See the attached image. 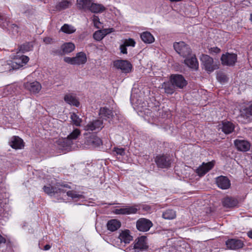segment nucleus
<instances>
[{"label": "nucleus", "mask_w": 252, "mask_h": 252, "mask_svg": "<svg viewBox=\"0 0 252 252\" xmlns=\"http://www.w3.org/2000/svg\"><path fill=\"white\" fill-rule=\"evenodd\" d=\"M174 48L181 56L185 58L184 63L190 68L197 70L198 68V63L195 55L192 54L189 46L184 42H175Z\"/></svg>", "instance_id": "1"}, {"label": "nucleus", "mask_w": 252, "mask_h": 252, "mask_svg": "<svg viewBox=\"0 0 252 252\" xmlns=\"http://www.w3.org/2000/svg\"><path fill=\"white\" fill-rule=\"evenodd\" d=\"M80 134V130L78 128H75L67 137L59 139L58 141L59 144L67 149L72 144V140L76 139Z\"/></svg>", "instance_id": "2"}, {"label": "nucleus", "mask_w": 252, "mask_h": 252, "mask_svg": "<svg viewBox=\"0 0 252 252\" xmlns=\"http://www.w3.org/2000/svg\"><path fill=\"white\" fill-rule=\"evenodd\" d=\"M64 188L70 189V187L67 184H57L55 186L50 185L44 186L43 189L45 192L49 195L52 196L56 193H64L66 190Z\"/></svg>", "instance_id": "3"}, {"label": "nucleus", "mask_w": 252, "mask_h": 252, "mask_svg": "<svg viewBox=\"0 0 252 252\" xmlns=\"http://www.w3.org/2000/svg\"><path fill=\"white\" fill-rule=\"evenodd\" d=\"M200 60L205 69L208 72H212L219 68V66L214 63L213 58L207 55L202 54Z\"/></svg>", "instance_id": "4"}, {"label": "nucleus", "mask_w": 252, "mask_h": 252, "mask_svg": "<svg viewBox=\"0 0 252 252\" xmlns=\"http://www.w3.org/2000/svg\"><path fill=\"white\" fill-rule=\"evenodd\" d=\"M169 79L176 89H183L188 84L184 76L180 74H172Z\"/></svg>", "instance_id": "5"}, {"label": "nucleus", "mask_w": 252, "mask_h": 252, "mask_svg": "<svg viewBox=\"0 0 252 252\" xmlns=\"http://www.w3.org/2000/svg\"><path fill=\"white\" fill-rule=\"evenodd\" d=\"M155 161L158 167L161 168H168L171 164L170 157L164 155L157 156L155 158Z\"/></svg>", "instance_id": "6"}, {"label": "nucleus", "mask_w": 252, "mask_h": 252, "mask_svg": "<svg viewBox=\"0 0 252 252\" xmlns=\"http://www.w3.org/2000/svg\"><path fill=\"white\" fill-rule=\"evenodd\" d=\"M114 66L121 69L122 72L128 73L131 71L132 65L126 60H117L114 62Z\"/></svg>", "instance_id": "7"}, {"label": "nucleus", "mask_w": 252, "mask_h": 252, "mask_svg": "<svg viewBox=\"0 0 252 252\" xmlns=\"http://www.w3.org/2000/svg\"><path fill=\"white\" fill-rule=\"evenodd\" d=\"M85 144L89 148H94L102 144L101 140L94 133H92L85 138Z\"/></svg>", "instance_id": "8"}, {"label": "nucleus", "mask_w": 252, "mask_h": 252, "mask_svg": "<svg viewBox=\"0 0 252 252\" xmlns=\"http://www.w3.org/2000/svg\"><path fill=\"white\" fill-rule=\"evenodd\" d=\"M237 56L234 53H226L223 54L221 57L222 64L227 66L234 65L237 61Z\"/></svg>", "instance_id": "9"}, {"label": "nucleus", "mask_w": 252, "mask_h": 252, "mask_svg": "<svg viewBox=\"0 0 252 252\" xmlns=\"http://www.w3.org/2000/svg\"><path fill=\"white\" fill-rule=\"evenodd\" d=\"M152 226V221L145 218H140L136 221V228L140 231H147Z\"/></svg>", "instance_id": "10"}, {"label": "nucleus", "mask_w": 252, "mask_h": 252, "mask_svg": "<svg viewBox=\"0 0 252 252\" xmlns=\"http://www.w3.org/2000/svg\"><path fill=\"white\" fill-rule=\"evenodd\" d=\"M75 49V45L72 42H67L61 46V50H53L52 53L54 55H62L68 54L72 52Z\"/></svg>", "instance_id": "11"}, {"label": "nucleus", "mask_w": 252, "mask_h": 252, "mask_svg": "<svg viewBox=\"0 0 252 252\" xmlns=\"http://www.w3.org/2000/svg\"><path fill=\"white\" fill-rule=\"evenodd\" d=\"M216 183L219 188L222 189L229 188L230 181L226 176H220L216 178Z\"/></svg>", "instance_id": "12"}, {"label": "nucleus", "mask_w": 252, "mask_h": 252, "mask_svg": "<svg viewBox=\"0 0 252 252\" xmlns=\"http://www.w3.org/2000/svg\"><path fill=\"white\" fill-rule=\"evenodd\" d=\"M225 244L228 249L233 250L241 249L244 246L241 240L236 239H228L226 241Z\"/></svg>", "instance_id": "13"}, {"label": "nucleus", "mask_w": 252, "mask_h": 252, "mask_svg": "<svg viewBox=\"0 0 252 252\" xmlns=\"http://www.w3.org/2000/svg\"><path fill=\"white\" fill-rule=\"evenodd\" d=\"M214 166L213 161L207 163L203 162L201 165L196 169V172L200 176L204 175L207 172L210 170Z\"/></svg>", "instance_id": "14"}, {"label": "nucleus", "mask_w": 252, "mask_h": 252, "mask_svg": "<svg viewBox=\"0 0 252 252\" xmlns=\"http://www.w3.org/2000/svg\"><path fill=\"white\" fill-rule=\"evenodd\" d=\"M138 209L135 206H126L125 208L116 209L114 213L118 215H130L136 214Z\"/></svg>", "instance_id": "15"}, {"label": "nucleus", "mask_w": 252, "mask_h": 252, "mask_svg": "<svg viewBox=\"0 0 252 252\" xmlns=\"http://www.w3.org/2000/svg\"><path fill=\"white\" fill-rule=\"evenodd\" d=\"M146 241L147 237L145 236H142L138 238L135 241L134 245V249L139 250H146L148 247Z\"/></svg>", "instance_id": "16"}, {"label": "nucleus", "mask_w": 252, "mask_h": 252, "mask_svg": "<svg viewBox=\"0 0 252 252\" xmlns=\"http://www.w3.org/2000/svg\"><path fill=\"white\" fill-rule=\"evenodd\" d=\"M10 146L15 149H21L24 147V143L23 140L18 136H12L9 142Z\"/></svg>", "instance_id": "17"}, {"label": "nucleus", "mask_w": 252, "mask_h": 252, "mask_svg": "<svg viewBox=\"0 0 252 252\" xmlns=\"http://www.w3.org/2000/svg\"><path fill=\"white\" fill-rule=\"evenodd\" d=\"M102 121L100 120H95L92 122H90L86 126H85L84 129L86 131H93L96 129L102 128Z\"/></svg>", "instance_id": "18"}, {"label": "nucleus", "mask_w": 252, "mask_h": 252, "mask_svg": "<svg viewBox=\"0 0 252 252\" xmlns=\"http://www.w3.org/2000/svg\"><path fill=\"white\" fill-rule=\"evenodd\" d=\"M99 114L101 118L105 120H112L114 117L113 110L106 107L100 108Z\"/></svg>", "instance_id": "19"}, {"label": "nucleus", "mask_w": 252, "mask_h": 252, "mask_svg": "<svg viewBox=\"0 0 252 252\" xmlns=\"http://www.w3.org/2000/svg\"><path fill=\"white\" fill-rule=\"evenodd\" d=\"M24 87L32 93H38L41 88V85L37 81L27 82L24 84Z\"/></svg>", "instance_id": "20"}, {"label": "nucleus", "mask_w": 252, "mask_h": 252, "mask_svg": "<svg viewBox=\"0 0 252 252\" xmlns=\"http://www.w3.org/2000/svg\"><path fill=\"white\" fill-rule=\"evenodd\" d=\"M235 145L238 150L244 152L249 151L251 147L250 143L245 140H236Z\"/></svg>", "instance_id": "21"}, {"label": "nucleus", "mask_w": 252, "mask_h": 252, "mask_svg": "<svg viewBox=\"0 0 252 252\" xmlns=\"http://www.w3.org/2000/svg\"><path fill=\"white\" fill-rule=\"evenodd\" d=\"M29 61V58L26 56H22L16 62L12 63L11 67L13 69H16L23 66L24 64L27 63Z\"/></svg>", "instance_id": "22"}, {"label": "nucleus", "mask_w": 252, "mask_h": 252, "mask_svg": "<svg viewBox=\"0 0 252 252\" xmlns=\"http://www.w3.org/2000/svg\"><path fill=\"white\" fill-rule=\"evenodd\" d=\"M220 126V128L226 134L231 133L234 129V125L228 121L222 122L221 125Z\"/></svg>", "instance_id": "23"}, {"label": "nucleus", "mask_w": 252, "mask_h": 252, "mask_svg": "<svg viewBox=\"0 0 252 252\" xmlns=\"http://www.w3.org/2000/svg\"><path fill=\"white\" fill-rule=\"evenodd\" d=\"M94 0H77V6L80 9L89 10Z\"/></svg>", "instance_id": "24"}, {"label": "nucleus", "mask_w": 252, "mask_h": 252, "mask_svg": "<svg viewBox=\"0 0 252 252\" xmlns=\"http://www.w3.org/2000/svg\"><path fill=\"white\" fill-rule=\"evenodd\" d=\"M119 239L120 240L121 242H124L125 244H128L132 240V237L130 235L129 230H125L124 231H122L120 233Z\"/></svg>", "instance_id": "25"}, {"label": "nucleus", "mask_w": 252, "mask_h": 252, "mask_svg": "<svg viewBox=\"0 0 252 252\" xmlns=\"http://www.w3.org/2000/svg\"><path fill=\"white\" fill-rule=\"evenodd\" d=\"M121 222L116 219L111 220L107 223V228L111 231L117 230L121 227Z\"/></svg>", "instance_id": "26"}, {"label": "nucleus", "mask_w": 252, "mask_h": 252, "mask_svg": "<svg viewBox=\"0 0 252 252\" xmlns=\"http://www.w3.org/2000/svg\"><path fill=\"white\" fill-rule=\"evenodd\" d=\"M64 100L68 104L71 105L79 106V102L76 97L71 94H68L64 95Z\"/></svg>", "instance_id": "27"}, {"label": "nucleus", "mask_w": 252, "mask_h": 252, "mask_svg": "<svg viewBox=\"0 0 252 252\" xmlns=\"http://www.w3.org/2000/svg\"><path fill=\"white\" fill-rule=\"evenodd\" d=\"M87 62V57L83 52L78 53L76 56L74 57V62L75 65H80L84 64Z\"/></svg>", "instance_id": "28"}, {"label": "nucleus", "mask_w": 252, "mask_h": 252, "mask_svg": "<svg viewBox=\"0 0 252 252\" xmlns=\"http://www.w3.org/2000/svg\"><path fill=\"white\" fill-rule=\"evenodd\" d=\"M161 86V88L164 89V92L167 94H172L175 91V87L170 80L168 82L163 83Z\"/></svg>", "instance_id": "29"}, {"label": "nucleus", "mask_w": 252, "mask_h": 252, "mask_svg": "<svg viewBox=\"0 0 252 252\" xmlns=\"http://www.w3.org/2000/svg\"><path fill=\"white\" fill-rule=\"evenodd\" d=\"M223 205L226 208H232L237 205L238 201L232 197H226L222 201Z\"/></svg>", "instance_id": "30"}, {"label": "nucleus", "mask_w": 252, "mask_h": 252, "mask_svg": "<svg viewBox=\"0 0 252 252\" xmlns=\"http://www.w3.org/2000/svg\"><path fill=\"white\" fill-rule=\"evenodd\" d=\"M105 10L104 6L101 4L95 3L93 1L89 10L94 13H101Z\"/></svg>", "instance_id": "31"}, {"label": "nucleus", "mask_w": 252, "mask_h": 252, "mask_svg": "<svg viewBox=\"0 0 252 252\" xmlns=\"http://www.w3.org/2000/svg\"><path fill=\"white\" fill-rule=\"evenodd\" d=\"M140 37L142 41L146 43H152L155 40L154 36L148 32H142L140 35Z\"/></svg>", "instance_id": "32"}, {"label": "nucleus", "mask_w": 252, "mask_h": 252, "mask_svg": "<svg viewBox=\"0 0 252 252\" xmlns=\"http://www.w3.org/2000/svg\"><path fill=\"white\" fill-rule=\"evenodd\" d=\"M72 5L71 1L67 0H63L58 3L56 5L57 9L59 10H62L69 8Z\"/></svg>", "instance_id": "33"}, {"label": "nucleus", "mask_w": 252, "mask_h": 252, "mask_svg": "<svg viewBox=\"0 0 252 252\" xmlns=\"http://www.w3.org/2000/svg\"><path fill=\"white\" fill-rule=\"evenodd\" d=\"M61 31L67 34H71L76 31V29L74 27L65 24L61 28Z\"/></svg>", "instance_id": "34"}, {"label": "nucleus", "mask_w": 252, "mask_h": 252, "mask_svg": "<svg viewBox=\"0 0 252 252\" xmlns=\"http://www.w3.org/2000/svg\"><path fill=\"white\" fill-rule=\"evenodd\" d=\"M176 213L173 210H167L162 214V217L166 220H172L176 217Z\"/></svg>", "instance_id": "35"}, {"label": "nucleus", "mask_w": 252, "mask_h": 252, "mask_svg": "<svg viewBox=\"0 0 252 252\" xmlns=\"http://www.w3.org/2000/svg\"><path fill=\"white\" fill-rule=\"evenodd\" d=\"M70 119L73 125L77 126H80L82 120L76 114L72 113L70 115Z\"/></svg>", "instance_id": "36"}, {"label": "nucleus", "mask_w": 252, "mask_h": 252, "mask_svg": "<svg viewBox=\"0 0 252 252\" xmlns=\"http://www.w3.org/2000/svg\"><path fill=\"white\" fill-rule=\"evenodd\" d=\"M32 48V45L30 43H26L19 47V51L22 53H25L31 51Z\"/></svg>", "instance_id": "37"}, {"label": "nucleus", "mask_w": 252, "mask_h": 252, "mask_svg": "<svg viewBox=\"0 0 252 252\" xmlns=\"http://www.w3.org/2000/svg\"><path fill=\"white\" fill-rule=\"evenodd\" d=\"M66 193H67V195L68 196L71 197L73 199H75V198L80 199V198H82L83 197L82 195L77 194V193H76V192L72 191V190L68 191L66 192Z\"/></svg>", "instance_id": "38"}, {"label": "nucleus", "mask_w": 252, "mask_h": 252, "mask_svg": "<svg viewBox=\"0 0 252 252\" xmlns=\"http://www.w3.org/2000/svg\"><path fill=\"white\" fill-rule=\"evenodd\" d=\"M8 26L9 30L11 31L12 34L14 35H16L18 33V27L15 24H11L9 26L7 25Z\"/></svg>", "instance_id": "39"}, {"label": "nucleus", "mask_w": 252, "mask_h": 252, "mask_svg": "<svg viewBox=\"0 0 252 252\" xmlns=\"http://www.w3.org/2000/svg\"><path fill=\"white\" fill-rule=\"evenodd\" d=\"M93 37L96 40L100 41L104 38V34L101 33L100 31H97L94 33Z\"/></svg>", "instance_id": "40"}, {"label": "nucleus", "mask_w": 252, "mask_h": 252, "mask_svg": "<svg viewBox=\"0 0 252 252\" xmlns=\"http://www.w3.org/2000/svg\"><path fill=\"white\" fill-rule=\"evenodd\" d=\"M242 114H245L247 117L252 116V103L248 107L244 109Z\"/></svg>", "instance_id": "41"}, {"label": "nucleus", "mask_w": 252, "mask_h": 252, "mask_svg": "<svg viewBox=\"0 0 252 252\" xmlns=\"http://www.w3.org/2000/svg\"><path fill=\"white\" fill-rule=\"evenodd\" d=\"M124 44H125L126 46L134 47L135 45V42L133 39L129 38L126 39Z\"/></svg>", "instance_id": "42"}, {"label": "nucleus", "mask_w": 252, "mask_h": 252, "mask_svg": "<svg viewBox=\"0 0 252 252\" xmlns=\"http://www.w3.org/2000/svg\"><path fill=\"white\" fill-rule=\"evenodd\" d=\"M93 21L94 23V26H95L96 28L99 29L100 28L99 25L101 24L99 17L97 16L94 15L93 17Z\"/></svg>", "instance_id": "43"}, {"label": "nucleus", "mask_w": 252, "mask_h": 252, "mask_svg": "<svg viewBox=\"0 0 252 252\" xmlns=\"http://www.w3.org/2000/svg\"><path fill=\"white\" fill-rule=\"evenodd\" d=\"M218 79L221 82H225L227 81V77L223 74H219L217 76Z\"/></svg>", "instance_id": "44"}, {"label": "nucleus", "mask_w": 252, "mask_h": 252, "mask_svg": "<svg viewBox=\"0 0 252 252\" xmlns=\"http://www.w3.org/2000/svg\"><path fill=\"white\" fill-rule=\"evenodd\" d=\"M117 155L121 156L124 155L125 154V150L123 148H114V150Z\"/></svg>", "instance_id": "45"}, {"label": "nucleus", "mask_w": 252, "mask_h": 252, "mask_svg": "<svg viewBox=\"0 0 252 252\" xmlns=\"http://www.w3.org/2000/svg\"><path fill=\"white\" fill-rule=\"evenodd\" d=\"M63 60L65 63H67L75 65V63L74 62V57L70 58L66 57L64 58Z\"/></svg>", "instance_id": "46"}, {"label": "nucleus", "mask_w": 252, "mask_h": 252, "mask_svg": "<svg viewBox=\"0 0 252 252\" xmlns=\"http://www.w3.org/2000/svg\"><path fill=\"white\" fill-rule=\"evenodd\" d=\"M120 49L121 50V52L124 54H126L127 52V49L126 46L125 45V44H123L120 45Z\"/></svg>", "instance_id": "47"}, {"label": "nucleus", "mask_w": 252, "mask_h": 252, "mask_svg": "<svg viewBox=\"0 0 252 252\" xmlns=\"http://www.w3.org/2000/svg\"><path fill=\"white\" fill-rule=\"evenodd\" d=\"M43 41L46 43V44H51L52 43H53V39L51 38V37H46L45 38H44L43 39Z\"/></svg>", "instance_id": "48"}, {"label": "nucleus", "mask_w": 252, "mask_h": 252, "mask_svg": "<svg viewBox=\"0 0 252 252\" xmlns=\"http://www.w3.org/2000/svg\"><path fill=\"white\" fill-rule=\"evenodd\" d=\"M210 51L211 53H218L220 51V48L217 47H214L211 48V49H210Z\"/></svg>", "instance_id": "49"}, {"label": "nucleus", "mask_w": 252, "mask_h": 252, "mask_svg": "<svg viewBox=\"0 0 252 252\" xmlns=\"http://www.w3.org/2000/svg\"><path fill=\"white\" fill-rule=\"evenodd\" d=\"M111 29H104L102 30H100L101 32V33L104 34V37L107 35L108 33L111 32V31H108L109 30H110Z\"/></svg>", "instance_id": "50"}, {"label": "nucleus", "mask_w": 252, "mask_h": 252, "mask_svg": "<svg viewBox=\"0 0 252 252\" xmlns=\"http://www.w3.org/2000/svg\"><path fill=\"white\" fill-rule=\"evenodd\" d=\"M6 242V239L5 238L3 237L0 234V244H4Z\"/></svg>", "instance_id": "51"}, {"label": "nucleus", "mask_w": 252, "mask_h": 252, "mask_svg": "<svg viewBox=\"0 0 252 252\" xmlns=\"http://www.w3.org/2000/svg\"><path fill=\"white\" fill-rule=\"evenodd\" d=\"M51 248V246L50 245H46L44 247V250L45 251H47L49 250Z\"/></svg>", "instance_id": "52"}, {"label": "nucleus", "mask_w": 252, "mask_h": 252, "mask_svg": "<svg viewBox=\"0 0 252 252\" xmlns=\"http://www.w3.org/2000/svg\"><path fill=\"white\" fill-rule=\"evenodd\" d=\"M3 20H6V18L2 15H0V23Z\"/></svg>", "instance_id": "53"}, {"label": "nucleus", "mask_w": 252, "mask_h": 252, "mask_svg": "<svg viewBox=\"0 0 252 252\" xmlns=\"http://www.w3.org/2000/svg\"><path fill=\"white\" fill-rule=\"evenodd\" d=\"M248 235L250 238L252 239V230L248 232Z\"/></svg>", "instance_id": "54"}, {"label": "nucleus", "mask_w": 252, "mask_h": 252, "mask_svg": "<svg viewBox=\"0 0 252 252\" xmlns=\"http://www.w3.org/2000/svg\"><path fill=\"white\" fill-rule=\"evenodd\" d=\"M250 20L252 22V14L251 15Z\"/></svg>", "instance_id": "55"}]
</instances>
